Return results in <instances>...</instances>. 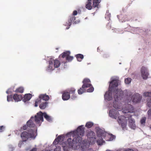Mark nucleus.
<instances>
[{"mask_svg":"<svg viewBox=\"0 0 151 151\" xmlns=\"http://www.w3.org/2000/svg\"><path fill=\"white\" fill-rule=\"evenodd\" d=\"M83 127V125L78 127L77 130L73 132L74 134L77 136L73 139L72 142L70 138H68L67 141L68 145L71 147H73L75 145H76L77 144H78V145L80 143L81 145V149L82 151H84L88 148L89 144L86 140H83L81 143H80L82 142V138L81 137L79 136V135L81 136H83L85 132L84 128Z\"/></svg>","mask_w":151,"mask_h":151,"instance_id":"f257e3e1","label":"nucleus"},{"mask_svg":"<svg viewBox=\"0 0 151 151\" xmlns=\"http://www.w3.org/2000/svg\"><path fill=\"white\" fill-rule=\"evenodd\" d=\"M34 120L36 124H39V126H40V121L42 122L43 121V114L41 111H40L37 114L35 117L32 116L31 117L30 119L27 122V126L30 127H33L35 126V124L34 123L33 120Z\"/></svg>","mask_w":151,"mask_h":151,"instance_id":"f03ea898","label":"nucleus"},{"mask_svg":"<svg viewBox=\"0 0 151 151\" xmlns=\"http://www.w3.org/2000/svg\"><path fill=\"white\" fill-rule=\"evenodd\" d=\"M115 94L114 96V100L115 101L120 99L124 96H130L132 93L130 92H128L127 90H124L123 91L120 89H117L114 91Z\"/></svg>","mask_w":151,"mask_h":151,"instance_id":"7ed1b4c3","label":"nucleus"},{"mask_svg":"<svg viewBox=\"0 0 151 151\" xmlns=\"http://www.w3.org/2000/svg\"><path fill=\"white\" fill-rule=\"evenodd\" d=\"M60 65V62L57 59L54 60L50 58L49 61V65L47 66L46 70L47 71L52 70L55 68H58Z\"/></svg>","mask_w":151,"mask_h":151,"instance_id":"20e7f679","label":"nucleus"},{"mask_svg":"<svg viewBox=\"0 0 151 151\" xmlns=\"http://www.w3.org/2000/svg\"><path fill=\"white\" fill-rule=\"evenodd\" d=\"M96 132L98 137H103L104 138L107 137L109 138V140L110 141L112 140L115 138V136L112 134L106 133L105 131L100 128H98L96 129Z\"/></svg>","mask_w":151,"mask_h":151,"instance_id":"39448f33","label":"nucleus"},{"mask_svg":"<svg viewBox=\"0 0 151 151\" xmlns=\"http://www.w3.org/2000/svg\"><path fill=\"white\" fill-rule=\"evenodd\" d=\"M28 132H27L26 131H24L21 133V137L23 140V141H26L29 138H35L34 131L30 129Z\"/></svg>","mask_w":151,"mask_h":151,"instance_id":"423d86ee","label":"nucleus"},{"mask_svg":"<svg viewBox=\"0 0 151 151\" xmlns=\"http://www.w3.org/2000/svg\"><path fill=\"white\" fill-rule=\"evenodd\" d=\"M70 53L69 51H66L61 54L59 56V58L61 60H62L61 58H65V60L68 62H70L73 59V57L70 56Z\"/></svg>","mask_w":151,"mask_h":151,"instance_id":"0eeeda50","label":"nucleus"},{"mask_svg":"<svg viewBox=\"0 0 151 151\" xmlns=\"http://www.w3.org/2000/svg\"><path fill=\"white\" fill-rule=\"evenodd\" d=\"M126 117L123 116H121L118 117V122L119 124H121L122 127L126 128L127 126Z\"/></svg>","mask_w":151,"mask_h":151,"instance_id":"6e6552de","label":"nucleus"},{"mask_svg":"<svg viewBox=\"0 0 151 151\" xmlns=\"http://www.w3.org/2000/svg\"><path fill=\"white\" fill-rule=\"evenodd\" d=\"M141 72L143 78L144 79H147L149 74L147 68L142 66L141 68Z\"/></svg>","mask_w":151,"mask_h":151,"instance_id":"1a4fd4ad","label":"nucleus"},{"mask_svg":"<svg viewBox=\"0 0 151 151\" xmlns=\"http://www.w3.org/2000/svg\"><path fill=\"white\" fill-rule=\"evenodd\" d=\"M75 19L76 17L73 15H71L69 17L68 22H66L64 24V25L68 26L66 28V29L69 28L70 26L71 25L72 22H74L75 23H76V22L75 21Z\"/></svg>","mask_w":151,"mask_h":151,"instance_id":"9d476101","label":"nucleus"},{"mask_svg":"<svg viewBox=\"0 0 151 151\" xmlns=\"http://www.w3.org/2000/svg\"><path fill=\"white\" fill-rule=\"evenodd\" d=\"M142 98V96L139 94L136 93L132 96L131 99L133 102L138 103L141 101Z\"/></svg>","mask_w":151,"mask_h":151,"instance_id":"9b49d317","label":"nucleus"},{"mask_svg":"<svg viewBox=\"0 0 151 151\" xmlns=\"http://www.w3.org/2000/svg\"><path fill=\"white\" fill-rule=\"evenodd\" d=\"M118 80H114L110 81L109 87L110 90L113 91L114 88L117 87L118 85Z\"/></svg>","mask_w":151,"mask_h":151,"instance_id":"f8f14e48","label":"nucleus"},{"mask_svg":"<svg viewBox=\"0 0 151 151\" xmlns=\"http://www.w3.org/2000/svg\"><path fill=\"white\" fill-rule=\"evenodd\" d=\"M119 113L118 111L116 110L112 109L110 110L109 111V115L112 118L116 119L118 116Z\"/></svg>","mask_w":151,"mask_h":151,"instance_id":"ddd939ff","label":"nucleus"},{"mask_svg":"<svg viewBox=\"0 0 151 151\" xmlns=\"http://www.w3.org/2000/svg\"><path fill=\"white\" fill-rule=\"evenodd\" d=\"M112 90L109 89L108 91L106 92L104 95V98L106 100L108 101H110L112 99Z\"/></svg>","mask_w":151,"mask_h":151,"instance_id":"4468645a","label":"nucleus"},{"mask_svg":"<svg viewBox=\"0 0 151 151\" xmlns=\"http://www.w3.org/2000/svg\"><path fill=\"white\" fill-rule=\"evenodd\" d=\"M134 108L130 104H128L125 108L123 109V112L124 113H132L134 112Z\"/></svg>","mask_w":151,"mask_h":151,"instance_id":"2eb2a0df","label":"nucleus"},{"mask_svg":"<svg viewBox=\"0 0 151 151\" xmlns=\"http://www.w3.org/2000/svg\"><path fill=\"white\" fill-rule=\"evenodd\" d=\"M82 82L83 83V87H85L87 88L92 86V85L91 83V81L88 78H85L84 79Z\"/></svg>","mask_w":151,"mask_h":151,"instance_id":"dca6fc26","label":"nucleus"},{"mask_svg":"<svg viewBox=\"0 0 151 151\" xmlns=\"http://www.w3.org/2000/svg\"><path fill=\"white\" fill-rule=\"evenodd\" d=\"M62 98L63 100L66 101L69 99L70 97V95L67 90L64 91L62 93Z\"/></svg>","mask_w":151,"mask_h":151,"instance_id":"f3484780","label":"nucleus"},{"mask_svg":"<svg viewBox=\"0 0 151 151\" xmlns=\"http://www.w3.org/2000/svg\"><path fill=\"white\" fill-rule=\"evenodd\" d=\"M129 127L133 129L135 128V120L134 119L130 118L128 119Z\"/></svg>","mask_w":151,"mask_h":151,"instance_id":"a211bd4d","label":"nucleus"},{"mask_svg":"<svg viewBox=\"0 0 151 151\" xmlns=\"http://www.w3.org/2000/svg\"><path fill=\"white\" fill-rule=\"evenodd\" d=\"M38 99L40 101H41L42 99L46 101L49 99V97L46 94H42L39 95Z\"/></svg>","mask_w":151,"mask_h":151,"instance_id":"6ab92c4d","label":"nucleus"},{"mask_svg":"<svg viewBox=\"0 0 151 151\" xmlns=\"http://www.w3.org/2000/svg\"><path fill=\"white\" fill-rule=\"evenodd\" d=\"M92 0H88L86 4V8L89 10H91L93 7L92 4Z\"/></svg>","mask_w":151,"mask_h":151,"instance_id":"aec40b11","label":"nucleus"},{"mask_svg":"<svg viewBox=\"0 0 151 151\" xmlns=\"http://www.w3.org/2000/svg\"><path fill=\"white\" fill-rule=\"evenodd\" d=\"M87 136L89 138H93V140L95 141L96 138L95 133L92 131H89L87 133Z\"/></svg>","mask_w":151,"mask_h":151,"instance_id":"412c9836","label":"nucleus"},{"mask_svg":"<svg viewBox=\"0 0 151 151\" xmlns=\"http://www.w3.org/2000/svg\"><path fill=\"white\" fill-rule=\"evenodd\" d=\"M13 99L16 102L20 101L22 99V97L21 95H18L15 94L13 96Z\"/></svg>","mask_w":151,"mask_h":151,"instance_id":"4be33fe9","label":"nucleus"},{"mask_svg":"<svg viewBox=\"0 0 151 151\" xmlns=\"http://www.w3.org/2000/svg\"><path fill=\"white\" fill-rule=\"evenodd\" d=\"M32 97V95L30 93L25 94L24 98L22 99V100L24 102L29 101Z\"/></svg>","mask_w":151,"mask_h":151,"instance_id":"5701e85b","label":"nucleus"},{"mask_svg":"<svg viewBox=\"0 0 151 151\" xmlns=\"http://www.w3.org/2000/svg\"><path fill=\"white\" fill-rule=\"evenodd\" d=\"M93 2V6L94 8L98 7L99 3L101 2V0H92Z\"/></svg>","mask_w":151,"mask_h":151,"instance_id":"b1692460","label":"nucleus"},{"mask_svg":"<svg viewBox=\"0 0 151 151\" xmlns=\"http://www.w3.org/2000/svg\"><path fill=\"white\" fill-rule=\"evenodd\" d=\"M86 88L85 87H83V86H82L80 88L78 91V92L79 94L81 95L83 93L86 92Z\"/></svg>","mask_w":151,"mask_h":151,"instance_id":"393cba45","label":"nucleus"},{"mask_svg":"<svg viewBox=\"0 0 151 151\" xmlns=\"http://www.w3.org/2000/svg\"><path fill=\"white\" fill-rule=\"evenodd\" d=\"M78 61L80 62L83 58V55L82 54H78L75 55Z\"/></svg>","mask_w":151,"mask_h":151,"instance_id":"a878e982","label":"nucleus"},{"mask_svg":"<svg viewBox=\"0 0 151 151\" xmlns=\"http://www.w3.org/2000/svg\"><path fill=\"white\" fill-rule=\"evenodd\" d=\"M24 91V88L22 87L21 86L17 88L15 91V92L16 93H22Z\"/></svg>","mask_w":151,"mask_h":151,"instance_id":"bb28decb","label":"nucleus"},{"mask_svg":"<svg viewBox=\"0 0 151 151\" xmlns=\"http://www.w3.org/2000/svg\"><path fill=\"white\" fill-rule=\"evenodd\" d=\"M67 91L70 93V94L72 95L75 93L76 90L74 88H71L69 89Z\"/></svg>","mask_w":151,"mask_h":151,"instance_id":"cd10ccee","label":"nucleus"},{"mask_svg":"<svg viewBox=\"0 0 151 151\" xmlns=\"http://www.w3.org/2000/svg\"><path fill=\"white\" fill-rule=\"evenodd\" d=\"M43 114V116H44L45 119L47 121L50 122L52 121L51 118L50 116L47 115L46 113H44Z\"/></svg>","mask_w":151,"mask_h":151,"instance_id":"c85d7f7f","label":"nucleus"},{"mask_svg":"<svg viewBox=\"0 0 151 151\" xmlns=\"http://www.w3.org/2000/svg\"><path fill=\"white\" fill-rule=\"evenodd\" d=\"M47 104L48 103L46 101L45 102H43L41 103L40 105V108L42 109H45L47 105Z\"/></svg>","mask_w":151,"mask_h":151,"instance_id":"c756f323","label":"nucleus"},{"mask_svg":"<svg viewBox=\"0 0 151 151\" xmlns=\"http://www.w3.org/2000/svg\"><path fill=\"white\" fill-rule=\"evenodd\" d=\"M93 125V123L91 122H87L86 125V127L88 128H90Z\"/></svg>","mask_w":151,"mask_h":151,"instance_id":"7c9ffc66","label":"nucleus"},{"mask_svg":"<svg viewBox=\"0 0 151 151\" xmlns=\"http://www.w3.org/2000/svg\"><path fill=\"white\" fill-rule=\"evenodd\" d=\"M100 138V139H98L97 140V143L99 145H101L102 144L103 142V138H104L103 137H98Z\"/></svg>","mask_w":151,"mask_h":151,"instance_id":"2f4dec72","label":"nucleus"},{"mask_svg":"<svg viewBox=\"0 0 151 151\" xmlns=\"http://www.w3.org/2000/svg\"><path fill=\"white\" fill-rule=\"evenodd\" d=\"M143 96L145 97H151V92H145L144 93Z\"/></svg>","mask_w":151,"mask_h":151,"instance_id":"473e14b6","label":"nucleus"},{"mask_svg":"<svg viewBox=\"0 0 151 151\" xmlns=\"http://www.w3.org/2000/svg\"><path fill=\"white\" fill-rule=\"evenodd\" d=\"M62 138V137L61 136H58L57 138L56 139L54 142V143H56V142H57V143H58L61 140V138Z\"/></svg>","mask_w":151,"mask_h":151,"instance_id":"72a5a7b5","label":"nucleus"},{"mask_svg":"<svg viewBox=\"0 0 151 151\" xmlns=\"http://www.w3.org/2000/svg\"><path fill=\"white\" fill-rule=\"evenodd\" d=\"M147 106L149 107H151V98H148L147 100Z\"/></svg>","mask_w":151,"mask_h":151,"instance_id":"f704fd0d","label":"nucleus"},{"mask_svg":"<svg viewBox=\"0 0 151 151\" xmlns=\"http://www.w3.org/2000/svg\"><path fill=\"white\" fill-rule=\"evenodd\" d=\"M132 80L131 78H127L125 79V83L127 84H129L130 83Z\"/></svg>","mask_w":151,"mask_h":151,"instance_id":"c9c22d12","label":"nucleus"},{"mask_svg":"<svg viewBox=\"0 0 151 151\" xmlns=\"http://www.w3.org/2000/svg\"><path fill=\"white\" fill-rule=\"evenodd\" d=\"M13 96L12 95H8L7 96V101H13Z\"/></svg>","mask_w":151,"mask_h":151,"instance_id":"e433bc0d","label":"nucleus"},{"mask_svg":"<svg viewBox=\"0 0 151 151\" xmlns=\"http://www.w3.org/2000/svg\"><path fill=\"white\" fill-rule=\"evenodd\" d=\"M146 118L145 117H143L140 120V123L142 124H145V123Z\"/></svg>","mask_w":151,"mask_h":151,"instance_id":"4c0bfd02","label":"nucleus"},{"mask_svg":"<svg viewBox=\"0 0 151 151\" xmlns=\"http://www.w3.org/2000/svg\"><path fill=\"white\" fill-rule=\"evenodd\" d=\"M90 88L88 89L87 91L88 92H91L94 91V88L93 87H90Z\"/></svg>","mask_w":151,"mask_h":151,"instance_id":"58836bf2","label":"nucleus"},{"mask_svg":"<svg viewBox=\"0 0 151 151\" xmlns=\"http://www.w3.org/2000/svg\"><path fill=\"white\" fill-rule=\"evenodd\" d=\"M27 127H28V126H27V125H24L22 127H21L20 129V131H22V130H25L27 128Z\"/></svg>","mask_w":151,"mask_h":151,"instance_id":"ea45409f","label":"nucleus"},{"mask_svg":"<svg viewBox=\"0 0 151 151\" xmlns=\"http://www.w3.org/2000/svg\"><path fill=\"white\" fill-rule=\"evenodd\" d=\"M77 97L75 93L71 95V99L73 100H75L77 98Z\"/></svg>","mask_w":151,"mask_h":151,"instance_id":"a19ab883","label":"nucleus"},{"mask_svg":"<svg viewBox=\"0 0 151 151\" xmlns=\"http://www.w3.org/2000/svg\"><path fill=\"white\" fill-rule=\"evenodd\" d=\"M41 101H40L39 99H37L35 101V106L36 107L38 106V104L40 103Z\"/></svg>","mask_w":151,"mask_h":151,"instance_id":"79ce46f5","label":"nucleus"},{"mask_svg":"<svg viewBox=\"0 0 151 151\" xmlns=\"http://www.w3.org/2000/svg\"><path fill=\"white\" fill-rule=\"evenodd\" d=\"M102 57L104 58H107L109 57V55L107 53H104Z\"/></svg>","mask_w":151,"mask_h":151,"instance_id":"37998d69","label":"nucleus"},{"mask_svg":"<svg viewBox=\"0 0 151 151\" xmlns=\"http://www.w3.org/2000/svg\"><path fill=\"white\" fill-rule=\"evenodd\" d=\"M5 127L4 126H0V132H3L5 129Z\"/></svg>","mask_w":151,"mask_h":151,"instance_id":"c03bdc74","label":"nucleus"},{"mask_svg":"<svg viewBox=\"0 0 151 151\" xmlns=\"http://www.w3.org/2000/svg\"><path fill=\"white\" fill-rule=\"evenodd\" d=\"M148 117L149 118H151V109L147 111Z\"/></svg>","mask_w":151,"mask_h":151,"instance_id":"a18cd8bd","label":"nucleus"},{"mask_svg":"<svg viewBox=\"0 0 151 151\" xmlns=\"http://www.w3.org/2000/svg\"><path fill=\"white\" fill-rule=\"evenodd\" d=\"M106 27L108 29L111 28V24L110 23H108L106 26Z\"/></svg>","mask_w":151,"mask_h":151,"instance_id":"49530a36","label":"nucleus"},{"mask_svg":"<svg viewBox=\"0 0 151 151\" xmlns=\"http://www.w3.org/2000/svg\"><path fill=\"white\" fill-rule=\"evenodd\" d=\"M77 14V12L76 10H75L73 12V14L72 15H73V16H74L75 15H76Z\"/></svg>","mask_w":151,"mask_h":151,"instance_id":"de8ad7c7","label":"nucleus"},{"mask_svg":"<svg viewBox=\"0 0 151 151\" xmlns=\"http://www.w3.org/2000/svg\"><path fill=\"white\" fill-rule=\"evenodd\" d=\"M125 151H134L133 149H132L128 148Z\"/></svg>","mask_w":151,"mask_h":151,"instance_id":"09e8293b","label":"nucleus"},{"mask_svg":"<svg viewBox=\"0 0 151 151\" xmlns=\"http://www.w3.org/2000/svg\"><path fill=\"white\" fill-rule=\"evenodd\" d=\"M113 107L115 108L116 109H118V107L117 106H116L115 104H114L113 105Z\"/></svg>","mask_w":151,"mask_h":151,"instance_id":"8fccbe9b","label":"nucleus"},{"mask_svg":"<svg viewBox=\"0 0 151 151\" xmlns=\"http://www.w3.org/2000/svg\"><path fill=\"white\" fill-rule=\"evenodd\" d=\"M30 151H37V149L35 148H33Z\"/></svg>","mask_w":151,"mask_h":151,"instance_id":"3c124183","label":"nucleus"},{"mask_svg":"<svg viewBox=\"0 0 151 151\" xmlns=\"http://www.w3.org/2000/svg\"><path fill=\"white\" fill-rule=\"evenodd\" d=\"M62 62L64 64H65V63H67V62L65 61H63Z\"/></svg>","mask_w":151,"mask_h":151,"instance_id":"603ef678","label":"nucleus"},{"mask_svg":"<svg viewBox=\"0 0 151 151\" xmlns=\"http://www.w3.org/2000/svg\"><path fill=\"white\" fill-rule=\"evenodd\" d=\"M65 147H64V151H68V150H65Z\"/></svg>","mask_w":151,"mask_h":151,"instance_id":"864d4df0","label":"nucleus"},{"mask_svg":"<svg viewBox=\"0 0 151 151\" xmlns=\"http://www.w3.org/2000/svg\"><path fill=\"white\" fill-rule=\"evenodd\" d=\"M132 94L131 95V96H128L129 97H128V98H129H129H131V96H132Z\"/></svg>","mask_w":151,"mask_h":151,"instance_id":"5fc2aeb1","label":"nucleus"},{"mask_svg":"<svg viewBox=\"0 0 151 151\" xmlns=\"http://www.w3.org/2000/svg\"><path fill=\"white\" fill-rule=\"evenodd\" d=\"M99 47H98L97 48V50H99Z\"/></svg>","mask_w":151,"mask_h":151,"instance_id":"6e6d98bb","label":"nucleus"},{"mask_svg":"<svg viewBox=\"0 0 151 151\" xmlns=\"http://www.w3.org/2000/svg\"><path fill=\"white\" fill-rule=\"evenodd\" d=\"M99 47H98L97 48V50H99Z\"/></svg>","mask_w":151,"mask_h":151,"instance_id":"4d7b16f0","label":"nucleus"},{"mask_svg":"<svg viewBox=\"0 0 151 151\" xmlns=\"http://www.w3.org/2000/svg\"><path fill=\"white\" fill-rule=\"evenodd\" d=\"M6 93H8L7 91H6Z\"/></svg>","mask_w":151,"mask_h":151,"instance_id":"13d9d810","label":"nucleus"}]
</instances>
